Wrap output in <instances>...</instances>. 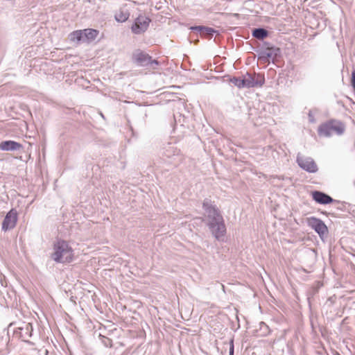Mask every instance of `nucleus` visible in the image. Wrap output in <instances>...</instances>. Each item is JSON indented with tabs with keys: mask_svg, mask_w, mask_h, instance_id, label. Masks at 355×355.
Returning <instances> with one entry per match:
<instances>
[{
	"mask_svg": "<svg viewBox=\"0 0 355 355\" xmlns=\"http://www.w3.org/2000/svg\"><path fill=\"white\" fill-rule=\"evenodd\" d=\"M203 209L207 214V225L214 238L218 241H223L226 233V227L223 216L218 209L214 206L211 200L205 199L202 204Z\"/></svg>",
	"mask_w": 355,
	"mask_h": 355,
	"instance_id": "nucleus-1",
	"label": "nucleus"
},
{
	"mask_svg": "<svg viewBox=\"0 0 355 355\" xmlns=\"http://www.w3.org/2000/svg\"><path fill=\"white\" fill-rule=\"evenodd\" d=\"M51 258L57 263L71 262L73 257V250L66 241L58 240L53 245Z\"/></svg>",
	"mask_w": 355,
	"mask_h": 355,
	"instance_id": "nucleus-2",
	"label": "nucleus"
},
{
	"mask_svg": "<svg viewBox=\"0 0 355 355\" xmlns=\"http://www.w3.org/2000/svg\"><path fill=\"white\" fill-rule=\"evenodd\" d=\"M345 130V124L338 120H329L319 125L318 134L320 137H329L334 134L342 135Z\"/></svg>",
	"mask_w": 355,
	"mask_h": 355,
	"instance_id": "nucleus-3",
	"label": "nucleus"
},
{
	"mask_svg": "<svg viewBox=\"0 0 355 355\" xmlns=\"http://www.w3.org/2000/svg\"><path fill=\"white\" fill-rule=\"evenodd\" d=\"M134 63L139 67H152L153 64L158 65L159 62L157 60H153L151 56L148 53L141 51L139 49L136 50L132 56Z\"/></svg>",
	"mask_w": 355,
	"mask_h": 355,
	"instance_id": "nucleus-4",
	"label": "nucleus"
},
{
	"mask_svg": "<svg viewBox=\"0 0 355 355\" xmlns=\"http://www.w3.org/2000/svg\"><path fill=\"white\" fill-rule=\"evenodd\" d=\"M296 161L298 166L308 173H315L318 171L316 163L313 159L310 157H304L298 154Z\"/></svg>",
	"mask_w": 355,
	"mask_h": 355,
	"instance_id": "nucleus-5",
	"label": "nucleus"
},
{
	"mask_svg": "<svg viewBox=\"0 0 355 355\" xmlns=\"http://www.w3.org/2000/svg\"><path fill=\"white\" fill-rule=\"evenodd\" d=\"M17 222V212L15 209H10L6 215L2 223V230L6 232L14 228Z\"/></svg>",
	"mask_w": 355,
	"mask_h": 355,
	"instance_id": "nucleus-6",
	"label": "nucleus"
},
{
	"mask_svg": "<svg viewBox=\"0 0 355 355\" xmlns=\"http://www.w3.org/2000/svg\"><path fill=\"white\" fill-rule=\"evenodd\" d=\"M150 22V19L148 17L139 16L132 26V31L135 34H141L147 30Z\"/></svg>",
	"mask_w": 355,
	"mask_h": 355,
	"instance_id": "nucleus-7",
	"label": "nucleus"
},
{
	"mask_svg": "<svg viewBox=\"0 0 355 355\" xmlns=\"http://www.w3.org/2000/svg\"><path fill=\"white\" fill-rule=\"evenodd\" d=\"M308 225L314 230L320 236L327 232V227L324 223L315 217H311L307 219Z\"/></svg>",
	"mask_w": 355,
	"mask_h": 355,
	"instance_id": "nucleus-8",
	"label": "nucleus"
},
{
	"mask_svg": "<svg viewBox=\"0 0 355 355\" xmlns=\"http://www.w3.org/2000/svg\"><path fill=\"white\" fill-rule=\"evenodd\" d=\"M313 199L318 204L328 205L334 202V199L325 193L320 191H312Z\"/></svg>",
	"mask_w": 355,
	"mask_h": 355,
	"instance_id": "nucleus-9",
	"label": "nucleus"
},
{
	"mask_svg": "<svg viewBox=\"0 0 355 355\" xmlns=\"http://www.w3.org/2000/svg\"><path fill=\"white\" fill-rule=\"evenodd\" d=\"M22 148V145L12 140H6L0 143V150L3 151H14L19 150Z\"/></svg>",
	"mask_w": 355,
	"mask_h": 355,
	"instance_id": "nucleus-10",
	"label": "nucleus"
},
{
	"mask_svg": "<svg viewBox=\"0 0 355 355\" xmlns=\"http://www.w3.org/2000/svg\"><path fill=\"white\" fill-rule=\"evenodd\" d=\"M279 49L270 47L266 50H261L258 53V58L259 60H263L265 62H269L270 59L273 58L274 55H276V51H278Z\"/></svg>",
	"mask_w": 355,
	"mask_h": 355,
	"instance_id": "nucleus-11",
	"label": "nucleus"
},
{
	"mask_svg": "<svg viewBox=\"0 0 355 355\" xmlns=\"http://www.w3.org/2000/svg\"><path fill=\"white\" fill-rule=\"evenodd\" d=\"M191 30L196 31L200 35L211 38L214 33L217 32L215 29L204 26H196L191 27Z\"/></svg>",
	"mask_w": 355,
	"mask_h": 355,
	"instance_id": "nucleus-12",
	"label": "nucleus"
},
{
	"mask_svg": "<svg viewBox=\"0 0 355 355\" xmlns=\"http://www.w3.org/2000/svg\"><path fill=\"white\" fill-rule=\"evenodd\" d=\"M180 150L173 145L168 144L164 148L163 155L166 157L171 158L173 157H178Z\"/></svg>",
	"mask_w": 355,
	"mask_h": 355,
	"instance_id": "nucleus-13",
	"label": "nucleus"
},
{
	"mask_svg": "<svg viewBox=\"0 0 355 355\" xmlns=\"http://www.w3.org/2000/svg\"><path fill=\"white\" fill-rule=\"evenodd\" d=\"M19 329L21 331L20 336L23 340L25 341L26 339L31 337L33 327L30 323L26 324L24 327H21V328H19Z\"/></svg>",
	"mask_w": 355,
	"mask_h": 355,
	"instance_id": "nucleus-14",
	"label": "nucleus"
},
{
	"mask_svg": "<svg viewBox=\"0 0 355 355\" xmlns=\"http://www.w3.org/2000/svg\"><path fill=\"white\" fill-rule=\"evenodd\" d=\"M252 35L258 40H263L268 35V31L263 28H257L252 30Z\"/></svg>",
	"mask_w": 355,
	"mask_h": 355,
	"instance_id": "nucleus-15",
	"label": "nucleus"
},
{
	"mask_svg": "<svg viewBox=\"0 0 355 355\" xmlns=\"http://www.w3.org/2000/svg\"><path fill=\"white\" fill-rule=\"evenodd\" d=\"M243 82L245 88L255 87L252 75L250 73H246V74L243 76Z\"/></svg>",
	"mask_w": 355,
	"mask_h": 355,
	"instance_id": "nucleus-16",
	"label": "nucleus"
},
{
	"mask_svg": "<svg viewBox=\"0 0 355 355\" xmlns=\"http://www.w3.org/2000/svg\"><path fill=\"white\" fill-rule=\"evenodd\" d=\"M98 35V31L94 29H85L83 31V38H86L87 40H94Z\"/></svg>",
	"mask_w": 355,
	"mask_h": 355,
	"instance_id": "nucleus-17",
	"label": "nucleus"
},
{
	"mask_svg": "<svg viewBox=\"0 0 355 355\" xmlns=\"http://www.w3.org/2000/svg\"><path fill=\"white\" fill-rule=\"evenodd\" d=\"M252 75L254 79V87H261L265 83V78L260 73H254Z\"/></svg>",
	"mask_w": 355,
	"mask_h": 355,
	"instance_id": "nucleus-18",
	"label": "nucleus"
},
{
	"mask_svg": "<svg viewBox=\"0 0 355 355\" xmlns=\"http://www.w3.org/2000/svg\"><path fill=\"white\" fill-rule=\"evenodd\" d=\"M70 40L73 42H80L83 40V31H76L69 35Z\"/></svg>",
	"mask_w": 355,
	"mask_h": 355,
	"instance_id": "nucleus-19",
	"label": "nucleus"
},
{
	"mask_svg": "<svg viewBox=\"0 0 355 355\" xmlns=\"http://www.w3.org/2000/svg\"><path fill=\"white\" fill-rule=\"evenodd\" d=\"M230 82L239 89L245 88L243 77L242 78L239 77H233L230 79Z\"/></svg>",
	"mask_w": 355,
	"mask_h": 355,
	"instance_id": "nucleus-20",
	"label": "nucleus"
},
{
	"mask_svg": "<svg viewBox=\"0 0 355 355\" xmlns=\"http://www.w3.org/2000/svg\"><path fill=\"white\" fill-rule=\"evenodd\" d=\"M128 15H124L123 13L116 15L115 16L116 20L119 22H124L128 19Z\"/></svg>",
	"mask_w": 355,
	"mask_h": 355,
	"instance_id": "nucleus-21",
	"label": "nucleus"
},
{
	"mask_svg": "<svg viewBox=\"0 0 355 355\" xmlns=\"http://www.w3.org/2000/svg\"><path fill=\"white\" fill-rule=\"evenodd\" d=\"M308 117L310 123H314L315 121V117L311 110L309 112Z\"/></svg>",
	"mask_w": 355,
	"mask_h": 355,
	"instance_id": "nucleus-22",
	"label": "nucleus"
},
{
	"mask_svg": "<svg viewBox=\"0 0 355 355\" xmlns=\"http://www.w3.org/2000/svg\"><path fill=\"white\" fill-rule=\"evenodd\" d=\"M352 86L355 89V70H353L352 73Z\"/></svg>",
	"mask_w": 355,
	"mask_h": 355,
	"instance_id": "nucleus-23",
	"label": "nucleus"
},
{
	"mask_svg": "<svg viewBox=\"0 0 355 355\" xmlns=\"http://www.w3.org/2000/svg\"><path fill=\"white\" fill-rule=\"evenodd\" d=\"M230 355H234V344H233V340L230 342V351H229Z\"/></svg>",
	"mask_w": 355,
	"mask_h": 355,
	"instance_id": "nucleus-24",
	"label": "nucleus"
},
{
	"mask_svg": "<svg viewBox=\"0 0 355 355\" xmlns=\"http://www.w3.org/2000/svg\"><path fill=\"white\" fill-rule=\"evenodd\" d=\"M261 325H263L266 329H268V327L263 322L261 323Z\"/></svg>",
	"mask_w": 355,
	"mask_h": 355,
	"instance_id": "nucleus-25",
	"label": "nucleus"
},
{
	"mask_svg": "<svg viewBox=\"0 0 355 355\" xmlns=\"http://www.w3.org/2000/svg\"><path fill=\"white\" fill-rule=\"evenodd\" d=\"M101 116H102L103 118H104V116H103V114L102 113L101 114Z\"/></svg>",
	"mask_w": 355,
	"mask_h": 355,
	"instance_id": "nucleus-26",
	"label": "nucleus"
}]
</instances>
